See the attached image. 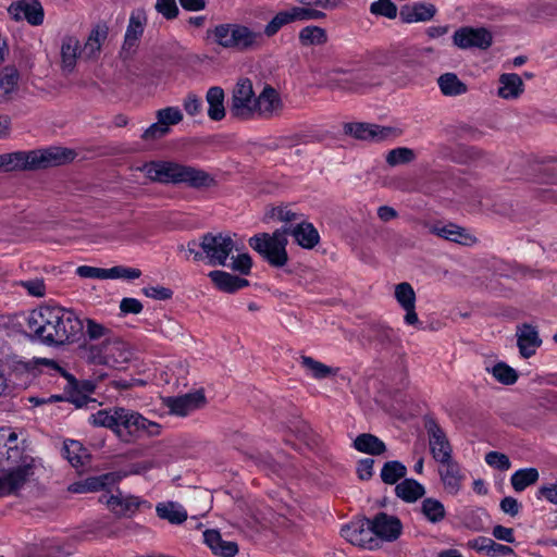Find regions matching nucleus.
I'll use <instances>...</instances> for the list:
<instances>
[{
	"mask_svg": "<svg viewBox=\"0 0 557 557\" xmlns=\"http://www.w3.org/2000/svg\"><path fill=\"white\" fill-rule=\"evenodd\" d=\"M27 327L42 343L60 346L75 342L84 326L74 311L46 305L29 312Z\"/></svg>",
	"mask_w": 557,
	"mask_h": 557,
	"instance_id": "1",
	"label": "nucleus"
},
{
	"mask_svg": "<svg viewBox=\"0 0 557 557\" xmlns=\"http://www.w3.org/2000/svg\"><path fill=\"white\" fill-rule=\"evenodd\" d=\"M138 170L151 182L161 184H184L195 189L209 188L215 184L214 177L208 172L174 161H149Z\"/></svg>",
	"mask_w": 557,
	"mask_h": 557,
	"instance_id": "2",
	"label": "nucleus"
},
{
	"mask_svg": "<svg viewBox=\"0 0 557 557\" xmlns=\"http://www.w3.org/2000/svg\"><path fill=\"white\" fill-rule=\"evenodd\" d=\"M74 159L71 149L51 147L42 150L14 151L0 154V171H32L57 166Z\"/></svg>",
	"mask_w": 557,
	"mask_h": 557,
	"instance_id": "3",
	"label": "nucleus"
},
{
	"mask_svg": "<svg viewBox=\"0 0 557 557\" xmlns=\"http://www.w3.org/2000/svg\"><path fill=\"white\" fill-rule=\"evenodd\" d=\"M208 34L219 46L238 51L250 50L262 41L261 33L237 23L219 24L208 30Z\"/></svg>",
	"mask_w": 557,
	"mask_h": 557,
	"instance_id": "4",
	"label": "nucleus"
},
{
	"mask_svg": "<svg viewBox=\"0 0 557 557\" xmlns=\"http://www.w3.org/2000/svg\"><path fill=\"white\" fill-rule=\"evenodd\" d=\"M249 246L272 268H283L288 262L286 231L278 228L272 234L259 233L250 237Z\"/></svg>",
	"mask_w": 557,
	"mask_h": 557,
	"instance_id": "5",
	"label": "nucleus"
},
{
	"mask_svg": "<svg viewBox=\"0 0 557 557\" xmlns=\"http://www.w3.org/2000/svg\"><path fill=\"white\" fill-rule=\"evenodd\" d=\"M343 133L360 141L383 143L399 137L403 132L394 126L366 122H348L344 123Z\"/></svg>",
	"mask_w": 557,
	"mask_h": 557,
	"instance_id": "6",
	"label": "nucleus"
},
{
	"mask_svg": "<svg viewBox=\"0 0 557 557\" xmlns=\"http://www.w3.org/2000/svg\"><path fill=\"white\" fill-rule=\"evenodd\" d=\"M256 95L252 82L249 78H240L232 91L230 114L238 120H250L255 116Z\"/></svg>",
	"mask_w": 557,
	"mask_h": 557,
	"instance_id": "7",
	"label": "nucleus"
},
{
	"mask_svg": "<svg viewBox=\"0 0 557 557\" xmlns=\"http://www.w3.org/2000/svg\"><path fill=\"white\" fill-rule=\"evenodd\" d=\"M200 248L205 252V260L212 267L225 265L235 244L231 236L222 233H206L200 237Z\"/></svg>",
	"mask_w": 557,
	"mask_h": 557,
	"instance_id": "8",
	"label": "nucleus"
},
{
	"mask_svg": "<svg viewBox=\"0 0 557 557\" xmlns=\"http://www.w3.org/2000/svg\"><path fill=\"white\" fill-rule=\"evenodd\" d=\"M91 354L95 362L112 368H120L132 355L125 343L119 339H108L99 347H91Z\"/></svg>",
	"mask_w": 557,
	"mask_h": 557,
	"instance_id": "9",
	"label": "nucleus"
},
{
	"mask_svg": "<svg viewBox=\"0 0 557 557\" xmlns=\"http://www.w3.org/2000/svg\"><path fill=\"white\" fill-rule=\"evenodd\" d=\"M424 429L428 433L430 451L434 460L438 462L453 457V447L446 433L433 417L426 416L424 418Z\"/></svg>",
	"mask_w": 557,
	"mask_h": 557,
	"instance_id": "10",
	"label": "nucleus"
},
{
	"mask_svg": "<svg viewBox=\"0 0 557 557\" xmlns=\"http://www.w3.org/2000/svg\"><path fill=\"white\" fill-rule=\"evenodd\" d=\"M366 524L374 535L387 542L396 541L403 531L400 520L385 512H379L373 519H366Z\"/></svg>",
	"mask_w": 557,
	"mask_h": 557,
	"instance_id": "11",
	"label": "nucleus"
},
{
	"mask_svg": "<svg viewBox=\"0 0 557 557\" xmlns=\"http://www.w3.org/2000/svg\"><path fill=\"white\" fill-rule=\"evenodd\" d=\"M206 403L202 392L187 393L177 397H166L163 399L164 406L169 412L178 417H186L195 410L201 408Z\"/></svg>",
	"mask_w": 557,
	"mask_h": 557,
	"instance_id": "12",
	"label": "nucleus"
},
{
	"mask_svg": "<svg viewBox=\"0 0 557 557\" xmlns=\"http://www.w3.org/2000/svg\"><path fill=\"white\" fill-rule=\"evenodd\" d=\"M453 39L461 49H487L492 45V34L485 28L461 27L455 32Z\"/></svg>",
	"mask_w": 557,
	"mask_h": 557,
	"instance_id": "13",
	"label": "nucleus"
},
{
	"mask_svg": "<svg viewBox=\"0 0 557 557\" xmlns=\"http://www.w3.org/2000/svg\"><path fill=\"white\" fill-rule=\"evenodd\" d=\"M283 101L277 90L271 85H264L263 89L256 96L255 115L263 119H271L281 113Z\"/></svg>",
	"mask_w": 557,
	"mask_h": 557,
	"instance_id": "14",
	"label": "nucleus"
},
{
	"mask_svg": "<svg viewBox=\"0 0 557 557\" xmlns=\"http://www.w3.org/2000/svg\"><path fill=\"white\" fill-rule=\"evenodd\" d=\"M8 11L13 20H26L34 26L41 25L45 17L44 8L38 0H20L13 2Z\"/></svg>",
	"mask_w": 557,
	"mask_h": 557,
	"instance_id": "15",
	"label": "nucleus"
},
{
	"mask_svg": "<svg viewBox=\"0 0 557 557\" xmlns=\"http://www.w3.org/2000/svg\"><path fill=\"white\" fill-rule=\"evenodd\" d=\"M33 474L29 463L0 472V496L17 492Z\"/></svg>",
	"mask_w": 557,
	"mask_h": 557,
	"instance_id": "16",
	"label": "nucleus"
},
{
	"mask_svg": "<svg viewBox=\"0 0 557 557\" xmlns=\"http://www.w3.org/2000/svg\"><path fill=\"white\" fill-rule=\"evenodd\" d=\"M516 336L519 354L524 359H529L535 355L537 348L542 345L539 331L531 324L523 323L518 325Z\"/></svg>",
	"mask_w": 557,
	"mask_h": 557,
	"instance_id": "17",
	"label": "nucleus"
},
{
	"mask_svg": "<svg viewBox=\"0 0 557 557\" xmlns=\"http://www.w3.org/2000/svg\"><path fill=\"white\" fill-rule=\"evenodd\" d=\"M438 473L445 491L451 495L457 494L465 479L459 463L450 457L438 461Z\"/></svg>",
	"mask_w": 557,
	"mask_h": 557,
	"instance_id": "18",
	"label": "nucleus"
},
{
	"mask_svg": "<svg viewBox=\"0 0 557 557\" xmlns=\"http://www.w3.org/2000/svg\"><path fill=\"white\" fill-rule=\"evenodd\" d=\"M99 502L106 504L115 515L123 517H132L141 504V500L138 497L133 495H123L121 492L116 495H101Z\"/></svg>",
	"mask_w": 557,
	"mask_h": 557,
	"instance_id": "19",
	"label": "nucleus"
},
{
	"mask_svg": "<svg viewBox=\"0 0 557 557\" xmlns=\"http://www.w3.org/2000/svg\"><path fill=\"white\" fill-rule=\"evenodd\" d=\"M286 236L292 235L295 242L305 249L314 248L320 242L318 230L309 222H300L296 226H283Z\"/></svg>",
	"mask_w": 557,
	"mask_h": 557,
	"instance_id": "20",
	"label": "nucleus"
},
{
	"mask_svg": "<svg viewBox=\"0 0 557 557\" xmlns=\"http://www.w3.org/2000/svg\"><path fill=\"white\" fill-rule=\"evenodd\" d=\"M147 16L144 10H135L131 13L128 25L124 36L123 51L133 50L143 36Z\"/></svg>",
	"mask_w": 557,
	"mask_h": 557,
	"instance_id": "21",
	"label": "nucleus"
},
{
	"mask_svg": "<svg viewBox=\"0 0 557 557\" xmlns=\"http://www.w3.org/2000/svg\"><path fill=\"white\" fill-rule=\"evenodd\" d=\"M430 232L438 237L460 245H471L475 238L466 228L454 223L432 225Z\"/></svg>",
	"mask_w": 557,
	"mask_h": 557,
	"instance_id": "22",
	"label": "nucleus"
},
{
	"mask_svg": "<svg viewBox=\"0 0 557 557\" xmlns=\"http://www.w3.org/2000/svg\"><path fill=\"white\" fill-rule=\"evenodd\" d=\"M436 8L432 3L416 2L401 7L399 16L404 23L425 22L434 17Z\"/></svg>",
	"mask_w": 557,
	"mask_h": 557,
	"instance_id": "23",
	"label": "nucleus"
},
{
	"mask_svg": "<svg viewBox=\"0 0 557 557\" xmlns=\"http://www.w3.org/2000/svg\"><path fill=\"white\" fill-rule=\"evenodd\" d=\"M208 276L215 287L224 293L233 294L249 285L248 280L221 270H213L209 272Z\"/></svg>",
	"mask_w": 557,
	"mask_h": 557,
	"instance_id": "24",
	"label": "nucleus"
},
{
	"mask_svg": "<svg viewBox=\"0 0 557 557\" xmlns=\"http://www.w3.org/2000/svg\"><path fill=\"white\" fill-rule=\"evenodd\" d=\"M205 543L215 555L223 557H233L238 553V546L235 542L224 541L216 530H207L203 532Z\"/></svg>",
	"mask_w": 557,
	"mask_h": 557,
	"instance_id": "25",
	"label": "nucleus"
},
{
	"mask_svg": "<svg viewBox=\"0 0 557 557\" xmlns=\"http://www.w3.org/2000/svg\"><path fill=\"white\" fill-rule=\"evenodd\" d=\"M352 447L360 453L371 456H381L387 450L385 443L371 433L359 434L354 440Z\"/></svg>",
	"mask_w": 557,
	"mask_h": 557,
	"instance_id": "26",
	"label": "nucleus"
},
{
	"mask_svg": "<svg viewBox=\"0 0 557 557\" xmlns=\"http://www.w3.org/2000/svg\"><path fill=\"white\" fill-rule=\"evenodd\" d=\"M523 82L516 73H505L499 77L498 96L503 99H517L523 92Z\"/></svg>",
	"mask_w": 557,
	"mask_h": 557,
	"instance_id": "27",
	"label": "nucleus"
},
{
	"mask_svg": "<svg viewBox=\"0 0 557 557\" xmlns=\"http://www.w3.org/2000/svg\"><path fill=\"white\" fill-rule=\"evenodd\" d=\"M224 90L219 86L210 87L206 94L208 103V116L212 121H221L225 117Z\"/></svg>",
	"mask_w": 557,
	"mask_h": 557,
	"instance_id": "28",
	"label": "nucleus"
},
{
	"mask_svg": "<svg viewBox=\"0 0 557 557\" xmlns=\"http://www.w3.org/2000/svg\"><path fill=\"white\" fill-rule=\"evenodd\" d=\"M441 92L447 97H457L468 91L467 85L455 73L447 72L437 78Z\"/></svg>",
	"mask_w": 557,
	"mask_h": 557,
	"instance_id": "29",
	"label": "nucleus"
},
{
	"mask_svg": "<svg viewBox=\"0 0 557 557\" xmlns=\"http://www.w3.org/2000/svg\"><path fill=\"white\" fill-rule=\"evenodd\" d=\"M395 494L406 503H414L425 494V488L414 479H405L396 485Z\"/></svg>",
	"mask_w": 557,
	"mask_h": 557,
	"instance_id": "30",
	"label": "nucleus"
},
{
	"mask_svg": "<svg viewBox=\"0 0 557 557\" xmlns=\"http://www.w3.org/2000/svg\"><path fill=\"white\" fill-rule=\"evenodd\" d=\"M63 455L75 468L85 466L90 459V455L83 444L73 440L64 442Z\"/></svg>",
	"mask_w": 557,
	"mask_h": 557,
	"instance_id": "31",
	"label": "nucleus"
},
{
	"mask_svg": "<svg viewBox=\"0 0 557 557\" xmlns=\"http://www.w3.org/2000/svg\"><path fill=\"white\" fill-rule=\"evenodd\" d=\"M156 511L160 519L168 520L172 524H181L187 519V511L174 502L159 503Z\"/></svg>",
	"mask_w": 557,
	"mask_h": 557,
	"instance_id": "32",
	"label": "nucleus"
},
{
	"mask_svg": "<svg viewBox=\"0 0 557 557\" xmlns=\"http://www.w3.org/2000/svg\"><path fill=\"white\" fill-rule=\"evenodd\" d=\"M367 338L375 342L382 348L391 346L396 339V332L382 323H372L366 334Z\"/></svg>",
	"mask_w": 557,
	"mask_h": 557,
	"instance_id": "33",
	"label": "nucleus"
},
{
	"mask_svg": "<svg viewBox=\"0 0 557 557\" xmlns=\"http://www.w3.org/2000/svg\"><path fill=\"white\" fill-rule=\"evenodd\" d=\"M81 49L79 40L75 37H65L61 46L62 67L72 72L76 65V59Z\"/></svg>",
	"mask_w": 557,
	"mask_h": 557,
	"instance_id": "34",
	"label": "nucleus"
},
{
	"mask_svg": "<svg viewBox=\"0 0 557 557\" xmlns=\"http://www.w3.org/2000/svg\"><path fill=\"white\" fill-rule=\"evenodd\" d=\"M20 73L13 65L3 67L0 72V97L8 99L17 88Z\"/></svg>",
	"mask_w": 557,
	"mask_h": 557,
	"instance_id": "35",
	"label": "nucleus"
},
{
	"mask_svg": "<svg viewBox=\"0 0 557 557\" xmlns=\"http://www.w3.org/2000/svg\"><path fill=\"white\" fill-rule=\"evenodd\" d=\"M299 42L301 46H322L327 41L326 30L320 26L310 25L300 29Z\"/></svg>",
	"mask_w": 557,
	"mask_h": 557,
	"instance_id": "36",
	"label": "nucleus"
},
{
	"mask_svg": "<svg viewBox=\"0 0 557 557\" xmlns=\"http://www.w3.org/2000/svg\"><path fill=\"white\" fill-rule=\"evenodd\" d=\"M300 364L315 380H323L337 373V369L329 367L309 356H301Z\"/></svg>",
	"mask_w": 557,
	"mask_h": 557,
	"instance_id": "37",
	"label": "nucleus"
},
{
	"mask_svg": "<svg viewBox=\"0 0 557 557\" xmlns=\"http://www.w3.org/2000/svg\"><path fill=\"white\" fill-rule=\"evenodd\" d=\"M407 474L406 466L398 460L386 461L381 470V480L388 485L396 484L399 480L404 479Z\"/></svg>",
	"mask_w": 557,
	"mask_h": 557,
	"instance_id": "38",
	"label": "nucleus"
},
{
	"mask_svg": "<svg viewBox=\"0 0 557 557\" xmlns=\"http://www.w3.org/2000/svg\"><path fill=\"white\" fill-rule=\"evenodd\" d=\"M421 512L431 523H438L446 517L444 505L438 499L432 497L422 500Z\"/></svg>",
	"mask_w": 557,
	"mask_h": 557,
	"instance_id": "39",
	"label": "nucleus"
},
{
	"mask_svg": "<svg viewBox=\"0 0 557 557\" xmlns=\"http://www.w3.org/2000/svg\"><path fill=\"white\" fill-rule=\"evenodd\" d=\"M133 423L131 435L135 437L141 436H157L160 434V424L146 419L140 413H136Z\"/></svg>",
	"mask_w": 557,
	"mask_h": 557,
	"instance_id": "40",
	"label": "nucleus"
},
{
	"mask_svg": "<svg viewBox=\"0 0 557 557\" xmlns=\"http://www.w3.org/2000/svg\"><path fill=\"white\" fill-rule=\"evenodd\" d=\"M539 476V471L535 468H524L517 470L511 475L510 482L516 492H522L528 486L536 483Z\"/></svg>",
	"mask_w": 557,
	"mask_h": 557,
	"instance_id": "41",
	"label": "nucleus"
},
{
	"mask_svg": "<svg viewBox=\"0 0 557 557\" xmlns=\"http://www.w3.org/2000/svg\"><path fill=\"white\" fill-rule=\"evenodd\" d=\"M295 22L292 8L277 12L273 18L264 26L263 34L271 38L276 35L284 26Z\"/></svg>",
	"mask_w": 557,
	"mask_h": 557,
	"instance_id": "42",
	"label": "nucleus"
},
{
	"mask_svg": "<svg viewBox=\"0 0 557 557\" xmlns=\"http://www.w3.org/2000/svg\"><path fill=\"white\" fill-rule=\"evenodd\" d=\"M486 370L492 373L497 382L504 385H512L518 380L517 371L503 361L497 362L492 368L487 367Z\"/></svg>",
	"mask_w": 557,
	"mask_h": 557,
	"instance_id": "43",
	"label": "nucleus"
},
{
	"mask_svg": "<svg viewBox=\"0 0 557 557\" xmlns=\"http://www.w3.org/2000/svg\"><path fill=\"white\" fill-rule=\"evenodd\" d=\"M70 388L66 391V400L74 404L77 408H82L92 404L95 407L96 400L90 398L86 393L79 388V384L73 377L69 381Z\"/></svg>",
	"mask_w": 557,
	"mask_h": 557,
	"instance_id": "44",
	"label": "nucleus"
},
{
	"mask_svg": "<svg viewBox=\"0 0 557 557\" xmlns=\"http://www.w3.org/2000/svg\"><path fill=\"white\" fill-rule=\"evenodd\" d=\"M416 157L413 149L408 147H397L387 152L385 161L389 166H397L412 162Z\"/></svg>",
	"mask_w": 557,
	"mask_h": 557,
	"instance_id": "45",
	"label": "nucleus"
},
{
	"mask_svg": "<svg viewBox=\"0 0 557 557\" xmlns=\"http://www.w3.org/2000/svg\"><path fill=\"white\" fill-rule=\"evenodd\" d=\"M395 299L399 304V306L404 309L410 306L416 305V293L412 288V286L407 283L403 282L395 286Z\"/></svg>",
	"mask_w": 557,
	"mask_h": 557,
	"instance_id": "46",
	"label": "nucleus"
},
{
	"mask_svg": "<svg viewBox=\"0 0 557 557\" xmlns=\"http://www.w3.org/2000/svg\"><path fill=\"white\" fill-rule=\"evenodd\" d=\"M89 422L95 426H104L115 431L116 428V414L115 408L111 410H99L96 413L90 414Z\"/></svg>",
	"mask_w": 557,
	"mask_h": 557,
	"instance_id": "47",
	"label": "nucleus"
},
{
	"mask_svg": "<svg viewBox=\"0 0 557 557\" xmlns=\"http://www.w3.org/2000/svg\"><path fill=\"white\" fill-rule=\"evenodd\" d=\"M116 476L114 473H104L98 476H90L84 480L87 492H97L115 483Z\"/></svg>",
	"mask_w": 557,
	"mask_h": 557,
	"instance_id": "48",
	"label": "nucleus"
},
{
	"mask_svg": "<svg viewBox=\"0 0 557 557\" xmlns=\"http://www.w3.org/2000/svg\"><path fill=\"white\" fill-rule=\"evenodd\" d=\"M136 411L125 409L122 407H115V414H116V428L115 431L117 433L121 432V429H124L127 434L131 435V431L133 429V421L136 416Z\"/></svg>",
	"mask_w": 557,
	"mask_h": 557,
	"instance_id": "49",
	"label": "nucleus"
},
{
	"mask_svg": "<svg viewBox=\"0 0 557 557\" xmlns=\"http://www.w3.org/2000/svg\"><path fill=\"white\" fill-rule=\"evenodd\" d=\"M370 12L393 20L397 16V7L392 0H377L371 3Z\"/></svg>",
	"mask_w": 557,
	"mask_h": 557,
	"instance_id": "50",
	"label": "nucleus"
},
{
	"mask_svg": "<svg viewBox=\"0 0 557 557\" xmlns=\"http://www.w3.org/2000/svg\"><path fill=\"white\" fill-rule=\"evenodd\" d=\"M157 120L170 127V125H176L183 120V113L177 107H166L157 111Z\"/></svg>",
	"mask_w": 557,
	"mask_h": 557,
	"instance_id": "51",
	"label": "nucleus"
},
{
	"mask_svg": "<svg viewBox=\"0 0 557 557\" xmlns=\"http://www.w3.org/2000/svg\"><path fill=\"white\" fill-rule=\"evenodd\" d=\"M141 275V271L136 268H128L123 265H116L108 269V280H136Z\"/></svg>",
	"mask_w": 557,
	"mask_h": 557,
	"instance_id": "52",
	"label": "nucleus"
},
{
	"mask_svg": "<svg viewBox=\"0 0 557 557\" xmlns=\"http://www.w3.org/2000/svg\"><path fill=\"white\" fill-rule=\"evenodd\" d=\"M485 462L490 467L495 468L497 470H502V471L508 470L511 466V462H510L508 456H506L503 453H498V451L487 453L485 455Z\"/></svg>",
	"mask_w": 557,
	"mask_h": 557,
	"instance_id": "53",
	"label": "nucleus"
},
{
	"mask_svg": "<svg viewBox=\"0 0 557 557\" xmlns=\"http://www.w3.org/2000/svg\"><path fill=\"white\" fill-rule=\"evenodd\" d=\"M252 268V259L248 253H240L232 257L231 269L242 275L250 274Z\"/></svg>",
	"mask_w": 557,
	"mask_h": 557,
	"instance_id": "54",
	"label": "nucleus"
},
{
	"mask_svg": "<svg viewBox=\"0 0 557 557\" xmlns=\"http://www.w3.org/2000/svg\"><path fill=\"white\" fill-rule=\"evenodd\" d=\"M295 22L296 21H309V20H322L325 17V13L312 8L305 7H292Z\"/></svg>",
	"mask_w": 557,
	"mask_h": 557,
	"instance_id": "55",
	"label": "nucleus"
},
{
	"mask_svg": "<svg viewBox=\"0 0 557 557\" xmlns=\"http://www.w3.org/2000/svg\"><path fill=\"white\" fill-rule=\"evenodd\" d=\"M367 527L366 519L361 522L348 524L342 529V535L354 545H361L362 540L358 539L359 531Z\"/></svg>",
	"mask_w": 557,
	"mask_h": 557,
	"instance_id": "56",
	"label": "nucleus"
},
{
	"mask_svg": "<svg viewBox=\"0 0 557 557\" xmlns=\"http://www.w3.org/2000/svg\"><path fill=\"white\" fill-rule=\"evenodd\" d=\"M76 274L83 278L108 280V269L90 265H79L76 269Z\"/></svg>",
	"mask_w": 557,
	"mask_h": 557,
	"instance_id": "57",
	"label": "nucleus"
},
{
	"mask_svg": "<svg viewBox=\"0 0 557 557\" xmlns=\"http://www.w3.org/2000/svg\"><path fill=\"white\" fill-rule=\"evenodd\" d=\"M170 133V127L163 125L159 120L151 124L141 135L144 140H156L166 136Z\"/></svg>",
	"mask_w": 557,
	"mask_h": 557,
	"instance_id": "58",
	"label": "nucleus"
},
{
	"mask_svg": "<svg viewBox=\"0 0 557 557\" xmlns=\"http://www.w3.org/2000/svg\"><path fill=\"white\" fill-rule=\"evenodd\" d=\"M20 285L27 290L30 296L44 297L46 295V286L42 278H34L21 281Z\"/></svg>",
	"mask_w": 557,
	"mask_h": 557,
	"instance_id": "59",
	"label": "nucleus"
},
{
	"mask_svg": "<svg viewBox=\"0 0 557 557\" xmlns=\"http://www.w3.org/2000/svg\"><path fill=\"white\" fill-rule=\"evenodd\" d=\"M156 10L165 18L172 20L178 15V8L175 0H157Z\"/></svg>",
	"mask_w": 557,
	"mask_h": 557,
	"instance_id": "60",
	"label": "nucleus"
},
{
	"mask_svg": "<svg viewBox=\"0 0 557 557\" xmlns=\"http://www.w3.org/2000/svg\"><path fill=\"white\" fill-rule=\"evenodd\" d=\"M183 107L190 116H196L202 112V101L195 94H188L183 100Z\"/></svg>",
	"mask_w": 557,
	"mask_h": 557,
	"instance_id": "61",
	"label": "nucleus"
},
{
	"mask_svg": "<svg viewBox=\"0 0 557 557\" xmlns=\"http://www.w3.org/2000/svg\"><path fill=\"white\" fill-rule=\"evenodd\" d=\"M374 460L372 458H363L357 462V475L361 481H368L373 476Z\"/></svg>",
	"mask_w": 557,
	"mask_h": 557,
	"instance_id": "62",
	"label": "nucleus"
},
{
	"mask_svg": "<svg viewBox=\"0 0 557 557\" xmlns=\"http://www.w3.org/2000/svg\"><path fill=\"white\" fill-rule=\"evenodd\" d=\"M110 333V330L104 325L91 320L87 319L86 321V334L90 339H99L104 337Z\"/></svg>",
	"mask_w": 557,
	"mask_h": 557,
	"instance_id": "63",
	"label": "nucleus"
},
{
	"mask_svg": "<svg viewBox=\"0 0 557 557\" xmlns=\"http://www.w3.org/2000/svg\"><path fill=\"white\" fill-rule=\"evenodd\" d=\"M143 293L147 297L158 300H168L173 296V292L170 288L163 286L145 287L143 288Z\"/></svg>",
	"mask_w": 557,
	"mask_h": 557,
	"instance_id": "64",
	"label": "nucleus"
}]
</instances>
